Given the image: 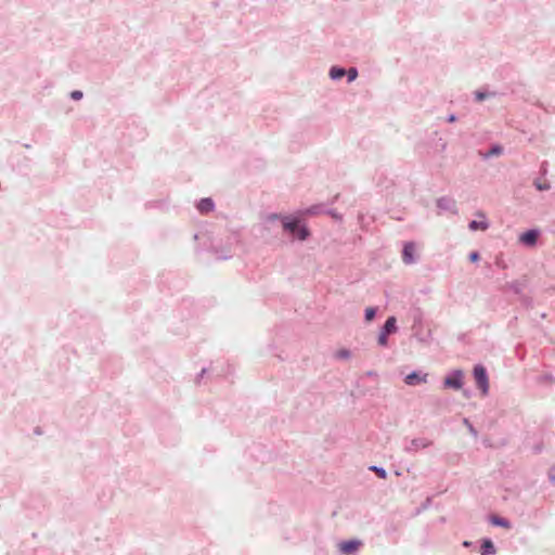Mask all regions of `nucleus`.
<instances>
[{
  "instance_id": "obj_1",
  "label": "nucleus",
  "mask_w": 555,
  "mask_h": 555,
  "mask_svg": "<svg viewBox=\"0 0 555 555\" xmlns=\"http://www.w3.org/2000/svg\"><path fill=\"white\" fill-rule=\"evenodd\" d=\"M282 228L292 235L294 240L306 241L310 236V230L297 216H286L282 220Z\"/></svg>"
},
{
  "instance_id": "obj_2",
  "label": "nucleus",
  "mask_w": 555,
  "mask_h": 555,
  "mask_svg": "<svg viewBox=\"0 0 555 555\" xmlns=\"http://www.w3.org/2000/svg\"><path fill=\"white\" fill-rule=\"evenodd\" d=\"M433 444L427 438L404 439L403 451L410 455L416 454L420 450L426 449Z\"/></svg>"
},
{
  "instance_id": "obj_3",
  "label": "nucleus",
  "mask_w": 555,
  "mask_h": 555,
  "mask_svg": "<svg viewBox=\"0 0 555 555\" xmlns=\"http://www.w3.org/2000/svg\"><path fill=\"white\" fill-rule=\"evenodd\" d=\"M473 375L476 380L477 387L486 396L489 392V377L486 367L482 364H476L473 370Z\"/></svg>"
},
{
  "instance_id": "obj_4",
  "label": "nucleus",
  "mask_w": 555,
  "mask_h": 555,
  "mask_svg": "<svg viewBox=\"0 0 555 555\" xmlns=\"http://www.w3.org/2000/svg\"><path fill=\"white\" fill-rule=\"evenodd\" d=\"M443 386L455 390L461 389L463 387V372L461 370L452 371L444 377Z\"/></svg>"
},
{
  "instance_id": "obj_5",
  "label": "nucleus",
  "mask_w": 555,
  "mask_h": 555,
  "mask_svg": "<svg viewBox=\"0 0 555 555\" xmlns=\"http://www.w3.org/2000/svg\"><path fill=\"white\" fill-rule=\"evenodd\" d=\"M402 261L405 264H413L417 261L415 256V244L413 242H406L402 249Z\"/></svg>"
},
{
  "instance_id": "obj_6",
  "label": "nucleus",
  "mask_w": 555,
  "mask_h": 555,
  "mask_svg": "<svg viewBox=\"0 0 555 555\" xmlns=\"http://www.w3.org/2000/svg\"><path fill=\"white\" fill-rule=\"evenodd\" d=\"M539 236L540 230L530 229L520 235L519 241L526 246H534L537 244Z\"/></svg>"
},
{
  "instance_id": "obj_7",
  "label": "nucleus",
  "mask_w": 555,
  "mask_h": 555,
  "mask_svg": "<svg viewBox=\"0 0 555 555\" xmlns=\"http://www.w3.org/2000/svg\"><path fill=\"white\" fill-rule=\"evenodd\" d=\"M427 382V374L420 371H413L404 377V383L409 386H416Z\"/></svg>"
},
{
  "instance_id": "obj_8",
  "label": "nucleus",
  "mask_w": 555,
  "mask_h": 555,
  "mask_svg": "<svg viewBox=\"0 0 555 555\" xmlns=\"http://www.w3.org/2000/svg\"><path fill=\"white\" fill-rule=\"evenodd\" d=\"M437 207L442 211L457 212L455 201L448 196H442L437 199Z\"/></svg>"
},
{
  "instance_id": "obj_9",
  "label": "nucleus",
  "mask_w": 555,
  "mask_h": 555,
  "mask_svg": "<svg viewBox=\"0 0 555 555\" xmlns=\"http://www.w3.org/2000/svg\"><path fill=\"white\" fill-rule=\"evenodd\" d=\"M361 541L352 539L339 543V551L344 554H352L358 551Z\"/></svg>"
},
{
  "instance_id": "obj_10",
  "label": "nucleus",
  "mask_w": 555,
  "mask_h": 555,
  "mask_svg": "<svg viewBox=\"0 0 555 555\" xmlns=\"http://www.w3.org/2000/svg\"><path fill=\"white\" fill-rule=\"evenodd\" d=\"M196 209L199 211V214L207 215L214 211L215 202L210 197L202 198L196 203Z\"/></svg>"
},
{
  "instance_id": "obj_11",
  "label": "nucleus",
  "mask_w": 555,
  "mask_h": 555,
  "mask_svg": "<svg viewBox=\"0 0 555 555\" xmlns=\"http://www.w3.org/2000/svg\"><path fill=\"white\" fill-rule=\"evenodd\" d=\"M285 217H286L285 215H281V214H276V212L268 214L263 217L262 224L264 228L269 229V228L275 225L278 222H280L282 224V220Z\"/></svg>"
},
{
  "instance_id": "obj_12",
  "label": "nucleus",
  "mask_w": 555,
  "mask_h": 555,
  "mask_svg": "<svg viewBox=\"0 0 555 555\" xmlns=\"http://www.w3.org/2000/svg\"><path fill=\"white\" fill-rule=\"evenodd\" d=\"M480 554L481 555H495L496 554V547L491 539L485 538L481 540Z\"/></svg>"
},
{
  "instance_id": "obj_13",
  "label": "nucleus",
  "mask_w": 555,
  "mask_h": 555,
  "mask_svg": "<svg viewBox=\"0 0 555 555\" xmlns=\"http://www.w3.org/2000/svg\"><path fill=\"white\" fill-rule=\"evenodd\" d=\"M496 96H498L496 91H492V90H488V89L476 90L474 92V99L477 102H482V101H486L489 99H494Z\"/></svg>"
},
{
  "instance_id": "obj_14",
  "label": "nucleus",
  "mask_w": 555,
  "mask_h": 555,
  "mask_svg": "<svg viewBox=\"0 0 555 555\" xmlns=\"http://www.w3.org/2000/svg\"><path fill=\"white\" fill-rule=\"evenodd\" d=\"M398 331L396 317H389L380 328L382 333L387 335L395 334Z\"/></svg>"
},
{
  "instance_id": "obj_15",
  "label": "nucleus",
  "mask_w": 555,
  "mask_h": 555,
  "mask_svg": "<svg viewBox=\"0 0 555 555\" xmlns=\"http://www.w3.org/2000/svg\"><path fill=\"white\" fill-rule=\"evenodd\" d=\"M489 521L491 525L496 526V527H502L505 529L512 528V524L508 519L498 516V515L490 516Z\"/></svg>"
},
{
  "instance_id": "obj_16",
  "label": "nucleus",
  "mask_w": 555,
  "mask_h": 555,
  "mask_svg": "<svg viewBox=\"0 0 555 555\" xmlns=\"http://www.w3.org/2000/svg\"><path fill=\"white\" fill-rule=\"evenodd\" d=\"M502 153H503V147L500 144H494L491 146V149L488 152L481 153L480 155L483 159H489L493 156H500Z\"/></svg>"
},
{
  "instance_id": "obj_17",
  "label": "nucleus",
  "mask_w": 555,
  "mask_h": 555,
  "mask_svg": "<svg viewBox=\"0 0 555 555\" xmlns=\"http://www.w3.org/2000/svg\"><path fill=\"white\" fill-rule=\"evenodd\" d=\"M346 75V69L340 66H332L328 72V76L332 80H338Z\"/></svg>"
},
{
  "instance_id": "obj_18",
  "label": "nucleus",
  "mask_w": 555,
  "mask_h": 555,
  "mask_svg": "<svg viewBox=\"0 0 555 555\" xmlns=\"http://www.w3.org/2000/svg\"><path fill=\"white\" fill-rule=\"evenodd\" d=\"M469 230L477 231V230H487L489 228V223L487 221H477L472 220L468 224Z\"/></svg>"
},
{
  "instance_id": "obj_19",
  "label": "nucleus",
  "mask_w": 555,
  "mask_h": 555,
  "mask_svg": "<svg viewBox=\"0 0 555 555\" xmlns=\"http://www.w3.org/2000/svg\"><path fill=\"white\" fill-rule=\"evenodd\" d=\"M324 211H325L324 206L321 204H318V205H312V206L306 208L304 212L306 215L314 216V215L323 214Z\"/></svg>"
},
{
  "instance_id": "obj_20",
  "label": "nucleus",
  "mask_w": 555,
  "mask_h": 555,
  "mask_svg": "<svg viewBox=\"0 0 555 555\" xmlns=\"http://www.w3.org/2000/svg\"><path fill=\"white\" fill-rule=\"evenodd\" d=\"M334 357L338 360H348L351 357V351L349 349L343 348L337 350Z\"/></svg>"
},
{
  "instance_id": "obj_21",
  "label": "nucleus",
  "mask_w": 555,
  "mask_h": 555,
  "mask_svg": "<svg viewBox=\"0 0 555 555\" xmlns=\"http://www.w3.org/2000/svg\"><path fill=\"white\" fill-rule=\"evenodd\" d=\"M358 69L356 67H350L348 69H346V75L347 76V81L348 82H352L354 81L357 78H358Z\"/></svg>"
},
{
  "instance_id": "obj_22",
  "label": "nucleus",
  "mask_w": 555,
  "mask_h": 555,
  "mask_svg": "<svg viewBox=\"0 0 555 555\" xmlns=\"http://www.w3.org/2000/svg\"><path fill=\"white\" fill-rule=\"evenodd\" d=\"M370 470L374 472L382 479H386L387 478V472L382 466L372 465L370 467Z\"/></svg>"
},
{
  "instance_id": "obj_23",
  "label": "nucleus",
  "mask_w": 555,
  "mask_h": 555,
  "mask_svg": "<svg viewBox=\"0 0 555 555\" xmlns=\"http://www.w3.org/2000/svg\"><path fill=\"white\" fill-rule=\"evenodd\" d=\"M376 313H377V308H375V307L366 308L364 311L365 321H367V322L372 321L376 317Z\"/></svg>"
},
{
  "instance_id": "obj_24",
  "label": "nucleus",
  "mask_w": 555,
  "mask_h": 555,
  "mask_svg": "<svg viewBox=\"0 0 555 555\" xmlns=\"http://www.w3.org/2000/svg\"><path fill=\"white\" fill-rule=\"evenodd\" d=\"M533 184L539 191H547L551 189V184L548 182H541L540 180H535Z\"/></svg>"
},
{
  "instance_id": "obj_25",
  "label": "nucleus",
  "mask_w": 555,
  "mask_h": 555,
  "mask_svg": "<svg viewBox=\"0 0 555 555\" xmlns=\"http://www.w3.org/2000/svg\"><path fill=\"white\" fill-rule=\"evenodd\" d=\"M388 336L387 334L385 333H382L379 332V335H378V345L382 346V347H386L387 344H388Z\"/></svg>"
},
{
  "instance_id": "obj_26",
  "label": "nucleus",
  "mask_w": 555,
  "mask_h": 555,
  "mask_svg": "<svg viewBox=\"0 0 555 555\" xmlns=\"http://www.w3.org/2000/svg\"><path fill=\"white\" fill-rule=\"evenodd\" d=\"M82 96L83 93L80 90H74L70 92V99H73L74 101H79L82 99Z\"/></svg>"
},
{
  "instance_id": "obj_27",
  "label": "nucleus",
  "mask_w": 555,
  "mask_h": 555,
  "mask_svg": "<svg viewBox=\"0 0 555 555\" xmlns=\"http://www.w3.org/2000/svg\"><path fill=\"white\" fill-rule=\"evenodd\" d=\"M324 214H327L330 215L332 218L336 219V220H341V215L338 214L336 210L334 209H325Z\"/></svg>"
},
{
  "instance_id": "obj_28",
  "label": "nucleus",
  "mask_w": 555,
  "mask_h": 555,
  "mask_svg": "<svg viewBox=\"0 0 555 555\" xmlns=\"http://www.w3.org/2000/svg\"><path fill=\"white\" fill-rule=\"evenodd\" d=\"M469 260L472 262H476L479 260L480 256H479V253L478 251H472L468 256Z\"/></svg>"
},
{
  "instance_id": "obj_29",
  "label": "nucleus",
  "mask_w": 555,
  "mask_h": 555,
  "mask_svg": "<svg viewBox=\"0 0 555 555\" xmlns=\"http://www.w3.org/2000/svg\"><path fill=\"white\" fill-rule=\"evenodd\" d=\"M548 479L552 483H555V465L548 470Z\"/></svg>"
},
{
  "instance_id": "obj_30",
  "label": "nucleus",
  "mask_w": 555,
  "mask_h": 555,
  "mask_svg": "<svg viewBox=\"0 0 555 555\" xmlns=\"http://www.w3.org/2000/svg\"><path fill=\"white\" fill-rule=\"evenodd\" d=\"M206 369H202V371L198 373L197 377H196V383H199V380L204 377V375L206 374Z\"/></svg>"
},
{
  "instance_id": "obj_31",
  "label": "nucleus",
  "mask_w": 555,
  "mask_h": 555,
  "mask_svg": "<svg viewBox=\"0 0 555 555\" xmlns=\"http://www.w3.org/2000/svg\"><path fill=\"white\" fill-rule=\"evenodd\" d=\"M457 119L456 115L454 114H450L448 117H447V121L448 122H455Z\"/></svg>"
},
{
  "instance_id": "obj_32",
  "label": "nucleus",
  "mask_w": 555,
  "mask_h": 555,
  "mask_svg": "<svg viewBox=\"0 0 555 555\" xmlns=\"http://www.w3.org/2000/svg\"><path fill=\"white\" fill-rule=\"evenodd\" d=\"M546 172H547V163L543 162L541 165V173L546 175Z\"/></svg>"
},
{
  "instance_id": "obj_33",
  "label": "nucleus",
  "mask_w": 555,
  "mask_h": 555,
  "mask_svg": "<svg viewBox=\"0 0 555 555\" xmlns=\"http://www.w3.org/2000/svg\"><path fill=\"white\" fill-rule=\"evenodd\" d=\"M511 288L515 292V293H519L520 292V287L517 283H512L511 284Z\"/></svg>"
},
{
  "instance_id": "obj_34",
  "label": "nucleus",
  "mask_w": 555,
  "mask_h": 555,
  "mask_svg": "<svg viewBox=\"0 0 555 555\" xmlns=\"http://www.w3.org/2000/svg\"><path fill=\"white\" fill-rule=\"evenodd\" d=\"M366 375H367V376H370V377H372V376H376V375H377V373H376L375 371H367V372H366Z\"/></svg>"
},
{
  "instance_id": "obj_35",
  "label": "nucleus",
  "mask_w": 555,
  "mask_h": 555,
  "mask_svg": "<svg viewBox=\"0 0 555 555\" xmlns=\"http://www.w3.org/2000/svg\"><path fill=\"white\" fill-rule=\"evenodd\" d=\"M472 544H473V543H472L470 541H464V542H463V546H464V547H469V546H472Z\"/></svg>"
},
{
  "instance_id": "obj_36",
  "label": "nucleus",
  "mask_w": 555,
  "mask_h": 555,
  "mask_svg": "<svg viewBox=\"0 0 555 555\" xmlns=\"http://www.w3.org/2000/svg\"><path fill=\"white\" fill-rule=\"evenodd\" d=\"M218 258L219 259H229V258H231V256L230 255H220V256H218Z\"/></svg>"
},
{
  "instance_id": "obj_37",
  "label": "nucleus",
  "mask_w": 555,
  "mask_h": 555,
  "mask_svg": "<svg viewBox=\"0 0 555 555\" xmlns=\"http://www.w3.org/2000/svg\"><path fill=\"white\" fill-rule=\"evenodd\" d=\"M469 431H470L474 436H476V435H477V431L474 429V427H473V426H469Z\"/></svg>"
},
{
  "instance_id": "obj_38",
  "label": "nucleus",
  "mask_w": 555,
  "mask_h": 555,
  "mask_svg": "<svg viewBox=\"0 0 555 555\" xmlns=\"http://www.w3.org/2000/svg\"><path fill=\"white\" fill-rule=\"evenodd\" d=\"M544 378H545L546 380H550V379H552V376H550V375H545V376H544Z\"/></svg>"
}]
</instances>
